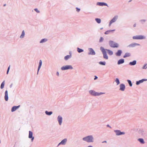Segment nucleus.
Wrapping results in <instances>:
<instances>
[{
  "label": "nucleus",
  "mask_w": 147,
  "mask_h": 147,
  "mask_svg": "<svg viewBox=\"0 0 147 147\" xmlns=\"http://www.w3.org/2000/svg\"><path fill=\"white\" fill-rule=\"evenodd\" d=\"M124 62V60L123 59H122L119 60L117 62V64L120 65L123 63Z\"/></svg>",
  "instance_id": "4be33fe9"
},
{
  "label": "nucleus",
  "mask_w": 147,
  "mask_h": 147,
  "mask_svg": "<svg viewBox=\"0 0 147 147\" xmlns=\"http://www.w3.org/2000/svg\"><path fill=\"white\" fill-rule=\"evenodd\" d=\"M5 84V81H4L2 82L0 88L1 89H3L4 88Z\"/></svg>",
  "instance_id": "7c9ffc66"
},
{
  "label": "nucleus",
  "mask_w": 147,
  "mask_h": 147,
  "mask_svg": "<svg viewBox=\"0 0 147 147\" xmlns=\"http://www.w3.org/2000/svg\"><path fill=\"white\" fill-rule=\"evenodd\" d=\"M139 133L141 135H143L145 134L144 130L142 129H140L138 131Z\"/></svg>",
  "instance_id": "b1692460"
},
{
  "label": "nucleus",
  "mask_w": 147,
  "mask_h": 147,
  "mask_svg": "<svg viewBox=\"0 0 147 147\" xmlns=\"http://www.w3.org/2000/svg\"><path fill=\"white\" fill-rule=\"evenodd\" d=\"M10 67V66H9V67H8V69H7V70H9Z\"/></svg>",
  "instance_id": "49530a36"
},
{
  "label": "nucleus",
  "mask_w": 147,
  "mask_h": 147,
  "mask_svg": "<svg viewBox=\"0 0 147 147\" xmlns=\"http://www.w3.org/2000/svg\"><path fill=\"white\" fill-rule=\"evenodd\" d=\"M96 5L100 6H106L108 7L107 3L104 2H98L96 3Z\"/></svg>",
  "instance_id": "f3484780"
},
{
  "label": "nucleus",
  "mask_w": 147,
  "mask_h": 147,
  "mask_svg": "<svg viewBox=\"0 0 147 147\" xmlns=\"http://www.w3.org/2000/svg\"><path fill=\"white\" fill-rule=\"evenodd\" d=\"M119 90L121 91H123L125 90V87L124 84H121L119 85Z\"/></svg>",
  "instance_id": "dca6fc26"
},
{
  "label": "nucleus",
  "mask_w": 147,
  "mask_h": 147,
  "mask_svg": "<svg viewBox=\"0 0 147 147\" xmlns=\"http://www.w3.org/2000/svg\"><path fill=\"white\" fill-rule=\"evenodd\" d=\"M127 82H128V84H129V86L131 87L132 86V84L131 81L130 80H127Z\"/></svg>",
  "instance_id": "4c0bfd02"
},
{
  "label": "nucleus",
  "mask_w": 147,
  "mask_h": 147,
  "mask_svg": "<svg viewBox=\"0 0 147 147\" xmlns=\"http://www.w3.org/2000/svg\"><path fill=\"white\" fill-rule=\"evenodd\" d=\"M40 12V11L37 10V13H39Z\"/></svg>",
  "instance_id": "603ef678"
},
{
  "label": "nucleus",
  "mask_w": 147,
  "mask_h": 147,
  "mask_svg": "<svg viewBox=\"0 0 147 147\" xmlns=\"http://www.w3.org/2000/svg\"><path fill=\"white\" fill-rule=\"evenodd\" d=\"M147 81V79H143L141 80H140L139 81H136V84L137 85H138L140 84L143 83L144 82Z\"/></svg>",
  "instance_id": "f8f14e48"
},
{
  "label": "nucleus",
  "mask_w": 147,
  "mask_h": 147,
  "mask_svg": "<svg viewBox=\"0 0 147 147\" xmlns=\"http://www.w3.org/2000/svg\"><path fill=\"white\" fill-rule=\"evenodd\" d=\"M76 11H77L78 12H80V9L79 8H78V7H76Z\"/></svg>",
  "instance_id": "ea45409f"
},
{
  "label": "nucleus",
  "mask_w": 147,
  "mask_h": 147,
  "mask_svg": "<svg viewBox=\"0 0 147 147\" xmlns=\"http://www.w3.org/2000/svg\"><path fill=\"white\" fill-rule=\"evenodd\" d=\"M133 26L134 27H136V24H134V25H133Z\"/></svg>",
  "instance_id": "a18cd8bd"
},
{
  "label": "nucleus",
  "mask_w": 147,
  "mask_h": 147,
  "mask_svg": "<svg viewBox=\"0 0 147 147\" xmlns=\"http://www.w3.org/2000/svg\"><path fill=\"white\" fill-rule=\"evenodd\" d=\"M142 69H147V63H145L142 67Z\"/></svg>",
  "instance_id": "c9c22d12"
},
{
  "label": "nucleus",
  "mask_w": 147,
  "mask_h": 147,
  "mask_svg": "<svg viewBox=\"0 0 147 147\" xmlns=\"http://www.w3.org/2000/svg\"><path fill=\"white\" fill-rule=\"evenodd\" d=\"M109 43L110 46L112 48H118L119 47V44L112 40H109Z\"/></svg>",
  "instance_id": "20e7f679"
},
{
  "label": "nucleus",
  "mask_w": 147,
  "mask_h": 147,
  "mask_svg": "<svg viewBox=\"0 0 147 147\" xmlns=\"http://www.w3.org/2000/svg\"><path fill=\"white\" fill-rule=\"evenodd\" d=\"M6 5V4H4L3 5V6H5Z\"/></svg>",
  "instance_id": "864d4df0"
},
{
  "label": "nucleus",
  "mask_w": 147,
  "mask_h": 147,
  "mask_svg": "<svg viewBox=\"0 0 147 147\" xmlns=\"http://www.w3.org/2000/svg\"><path fill=\"white\" fill-rule=\"evenodd\" d=\"M56 75L57 76H59V73L58 71H57L56 73Z\"/></svg>",
  "instance_id": "79ce46f5"
},
{
  "label": "nucleus",
  "mask_w": 147,
  "mask_h": 147,
  "mask_svg": "<svg viewBox=\"0 0 147 147\" xmlns=\"http://www.w3.org/2000/svg\"><path fill=\"white\" fill-rule=\"evenodd\" d=\"M140 44L136 42H133L127 46V47L133 48L137 46H140Z\"/></svg>",
  "instance_id": "0eeeda50"
},
{
  "label": "nucleus",
  "mask_w": 147,
  "mask_h": 147,
  "mask_svg": "<svg viewBox=\"0 0 147 147\" xmlns=\"http://www.w3.org/2000/svg\"><path fill=\"white\" fill-rule=\"evenodd\" d=\"M87 147H93L92 146L90 145V146H88Z\"/></svg>",
  "instance_id": "8fccbe9b"
},
{
  "label": "nucleus",
  "mask_w": 147,
  "mask_h": 147,
  "mask_svg": "<svg viewBox=\"0 0 147 147\" xmlns=\"http://www.w3.org/2000/svg\"><path fill=\"white\" fill-rule=\"evenodd\" d=\"M146 21V20L145 19H141L140 20L139 22L141 23L142 24H144L145 23Z\"/></svg>",
  "instance_id": "473e14b6"
},
{
  "label": "nucleus",
  "mask_w": 147,
  "mask_h": 147,
  "mask_svg": "<svg viewBox=\"0 0 147 147\" xmlns=\"http://www.w3.org/2000/svg\"><path fill=\"white\" fill-rule=\"evenodd\" d=\"M102 29H103V28H100V30H102Z\"/></svg>",
  "instance_id": "5fc2aeb1"
},
{
  "label": "nucleus",
  "mask_w": 147,
  "mask_h": 147,
  "mask_svg": "<svg viewBox=\"0 0 147 147\" xmlns=\"http://www.w3.org/2000/svg\"><path fill=\"white\" fill-rule=\"evenodd\" d=\"M122 53V51L121 50H118L117 52L116 53L115 55L117 56H120Z\"/></svg>",
  "instance_id": "412c9836"
},
{
  "label": "nucleus",
  "mask_w": 147,
  "mask_h": 147,
  "mask_svg": "<svg viewBox=\"0 0 147 147\" xmlns=\"http://www.w3.org/2000/svg\"><path fill=\"white\" fill-rule=\"evenodd\" d=\"M42 65V61L41 60H39L38 66L37 70V74H38V71L39 70Z\"/></svg>",
  "instance_id": "aec40b11"
},
{
  "label": "nucleus",
  "mask_w": 147,
  "mask_h": 147,
  "mask_svg": "<svg viewBox=\"0 0 147 147\" xmlns=\"http://www.w3.org/2000/svg\"><path fill=\"white\" fill-rule=\"evenodd\" d=\"M48 40V39L46 38H45L42 39L40 41V43H45L47 42Z\"/></svg>",
  "instance_id": "a878e982"
},
{
  "label": "nucleus",
  "mask_w": 147,
  "mask_h": 147,
  "mask_svg": "<svg viewBox=\"0 0 147 147\" xmlns=\"http://www.w3.org/2000/svg\"><path fill=\"white\" fill-rule=\"evenodd\" d=\"M99 63L101 65H105L106 63L105 61H100L99 62Z\"/></svg>",
  "instance_id": "f704fd0d"
},
{
  "label": "nucleus",
  "mask_w": 147,
  "mask_h": 147,
  "mask_svg": "<svg viewBox=\"0 0 147 147\" xmlns=\"http://www.w3.org/2000/svg\"><path fill=\"white\" fill-rule=\"evenodd\" d=\"M132 38L133 39L142 40L145 39L146 37L144 36L141 35L134 36Z\"/></svg>",
  "instance_id": "423d86ee"
},
{
  "label": "nucleus",
  "mask_w": 147,
  "mask_h": 147,
  "mask_svg": "<svg viewBox=\"0 0 147 147\" xmlns=\"http://www.w3.org/2000/svg\"><path fill=\"white\" fill-rule=\"evenodd\" d=\"M103 40L104 38L103 37H100L99 40V42H102L103 41Z\"/></svg>",
  "instance_id": "58836bf2"
},
{
  "label": "nucleus",
  "mask_w": 147,
  "mask_h": 147,
  "mask_svg": "<svg viewBox=\"0 0 147 147\" xmlns=\"http://www.w3.org/2000/svg\"><path fill=\"white\" fill-rule=\"evenodd\" d=\"M4 99L6 101H7L8 99V91L6 90L5 92Z\"/></svg>",
  "instance_id": "a211bd4d"
},
{
  "label": "nucleus",
  "mask_w": 147,
  "mask_h": 147,
  "mask_svg": "<svg viewBox=\"0 0 147 147\" xmlns=\"http://www.w3.org/2000/svg\"><path fill=\"white\" fill-rule=\"evenodd\" d=\"M107 142V141H104L102 142V143H106Z\"/></svg>",
  "instance_id": "de8ad7c7"
},
{
  "label": "nucleus",
  "mask_w": 147,
  "mask_h": 147,
  "mask_svg": "<svg viewBox=\"0 0 147 147\" xmlns=\"http://www.w3.org/2000/svg\"><path fill=\"white\" fill-rule=\"evenodd\" d=\"M97 78H98L96 76H95L94 80H96L97 79Z\"/></svg>",
  "instance_id": "a19ab883"
},
{
  "label": "nucleus",
  "mask_w": 147,
  "mask_h": 147,
  "mask_svg": "<svg viewBox=\"0 0 147 147\" xmlns=\"http://www.w3.org/2000/svg\"><path fill=\"white\" fill-rule=\"evenodd\" d=\"M57 120L59 125H61L62 124L63 121V118L62 116L60 115H59L57 117Z\"/></svg>",
  "instance_id": "9b49d317"
},
{
  "label": "nucleus",
  "mask_w": 147,
  "mask_h": 147,
  "mask_svg": "<svg viewBox=\"0 0 147 147\" xmlns=\"http://www.w3.org/2000/svg\"><path fill=\"white\" fill-rule=\"evenodd\" d=\"M107 127H110V128H111V127L109 125H107Z\"/></svg>",
  "instance_id": "c03bdc74"
},
{
  "label": "nucleus",
  "mask_w": 147,
  "mask_h": 147,
  "mask_svg": "<svg viewBox=\"0 0 147 147\" xmlns=\"http://www.w3.org/2000/svg\"><path fill=\"white\" fill-rule=\"evenodd\" d=\"M131 56V54L129 53H125V55L123 56V57L124 58L127 57H130Z\"/></svg>",
  "instance_id": "cd10ccee"
},
{
  "label": "nucleus",
  "mask_w": 147,
  "mask_h": 147,
  "mask_svg": "<svg viewBox=\"0 0 147 147\" xmlns=\"http://www.w3.org/2000/svg\"><path fill=\"white\" fill-rule=\"evenodd\" d=\"M34 10L37 12V8H35L34 9Z\"/></svg>",
  "instance_id": "3c124183"
},
{
  "label": "nucleus",
  "mask_w": 147,
  "mask_h": 147,
  "mask_svg": "<svg viewBox=\"0 0 147 147\" xmlns=\"http://www.w3.org/2000/svg\"><path fill=\"white\" fill-rule=\"evenodd\" d=\"M45 113L46 115L50 116L52 114L53 112L51 111H45Z\"/></svg>",
  "instance_id": "bb28decb"
},
{
  "label": "nucleus",
  "mask_w": 147,
  "mask_h": 147,
  "mask_svg": "<svg viewBox=\"0 0 147 147\" xmlns=\"http://www.w3.org/2000/svg\"><path fill=\"white\" fill-rule=\"evenodd\" d=\"M9 70H7V74H8L9 72Z\"/></svg>",
  "instance_id": "09e8293b"
},
{
  "label": "nucleus",
  "mask_w": 147,
  "mask_h": 147,
  "mask_svg": "<svg viewBox=\"0 0 147 147\" xmlns=\"http://www.w3.org/2000/svg\"><path fill=\"white\" fill-rule=\"evenodd\" d=\"M114 131L115 132L116 136H120L125 134V133L124 132H121L119 130H115Z\"/></svg>",
  "instance_id": "9d476101"
},
{
  "label": "nucleus",
  "mask_w": 147,
  "mask_h": 147,
  "mask_svg": "<svg viewBox=\"0 0 147 147\" xmlns=\"http://www.w3.org/2000/svg\"><path fill=\"white\" fill-rule=\"evenodd\" d=\"M115 81L116 82L117 85H119L120 83L119 80V79L117 78L115 79Z\"/></svg>",
  "instance_id": "72a5a7b5"
},
{
  "label": "nucleus",
  "mask_w": 147,
  "mask_h": 147,
  "mask_svg": "<svg viewBox=\"0 0 147 147\" xmlns=\"http://www.w3.org/2000/svg\"><path fill=\"white\" fill-rule=\"evenodd\" d=\"M115 30H107V31H106L105 32V34H109L110 32H111L113 31H115Z\"/></svg>",
  "instance_id": "c85d7f7f"
},
{
  "label": "nucleus",
  "mask_w": 147,
  "mask_h": 147,
  "mask_svg": "<svg viewBox=\"0 0 147 147\" xmlns=\"http://www.w3.org/2000/svg\"><path fill=\"white\" fill-rule=\"evenodd\" d=\"M25 35V32L24 30H23L22 31V33L21 35L20 36V38H23L24 37Z\"/></svg>",
  "instance_id": "393cba45"
},
{
  "label": "nucleus",
  "mask_w": 147,
  "mask_h": 147,
  "mask_svg": "<svg viewBox=\"0 0 147 147\" xmlns=\"http://www.w3.org/2000/svg\"><path fill=\"white\" fill-rule=\"evenodd\" d=\"M89 93L91 95L94 96H99L105 93L104 92H97L92 90H90L89 91Z\"/></svg>",
  "instance_id": "7ed1b4c3"
},
{
  "label": "nucleus",
  "mask_w": 147,
  "mask_h": 147,
  "mask_svg": "<svg viewBox=\"0 0 147 147\" xmlns=\"http://www.w3.org/2000/svg\"><path fill=\"white\" fill-rule=\"evenodd\" d=\"M117 18H118V16H115L110 22L109 24V26H110L113 23H114V22H115V21H116L117 20Z\"/></svg>",
  "instance_id": "1a4fd4ad"
},
{
  "label": "nucleus",
  "mask_w": 147,
  "mask_h": 147,
  "mask_svg": "<svg viewBox=\"0 0 147 147\" xmlns=\"http://www.w3.org/2000/svg\"><path fill=\"white\" fill-rule=\"evenodd\" d=\"M138 140L140 142V143L142 144H144L145 143L144 139L142 138H140L138 139Z\"/></svg>",
  "instance_id": "c756f323"
},
{
  "label": "nucleus",
  "mask_w": 147,
  "mask_h": 147,
  "mask_svg": "<svg viewBox=\"0 0 147 147\" xmlns=\"http://www.w3.org/2000/svg\"><path fill=\"white\" fill-rule=\"evenodd\" d=\"M95 20L98 24H100L101 22V20L99 18H95Z\"/></svg>",
  "instance_id": "e433bc0d"
},
{
  "label": "nucleus",
  "mask_w": 147,
  "mask_h": 147,
  "mask_svg": "<svg viewBox=\"0 0 147 147\" xmlns=\"http://www.w3.org/2000/svg\"><path fill=\"white\" fill-rule=\"evenodd\" d=\"M28 138L30 139H31V141L32 142L33 141L34 138L33 136V133L31 131H29Z\"/></svg>",
  "instance_id": "4468645a"
},
{
  "label": "nucleus",
  "mask_w": 147,
  "mask_h": 147,
  "mask_svg": "<svg viewBox=\"0 0 147 147\" xmlns=\"http://www.w3.org/2000/svg\"><path fill=\"white\" fill-rule=\"evenodd\" d=\"M12 85H13V84H11L9 86V87L10 88H11L12 87Z\"/></svg>",
  "instance_id": "37998d69"
},
{
  "label": "nucleus",
  "mask_w": 147,
  "mask_h": 147,
  "mask_svg": "<svg viewBox=\"0 0 147 147\" xmlns=\"http://www.w3.org/2000/svg\"><path fill=\"white\" fill-rule=\"evenodd\" d=\"M20 107V105L18 106H14L11 109V111L13 112L16 111L17 109L19 108Z\"/></svg>",
  "instance_id": "6ab92c4d"
},
{
  "label": "nucleus",
  "mask_w": 147,
  "mask_h": 147,
  "mask_svg": "<svg viewBox=\"0 0 147 147\" xmlns=\"http://www.w3.org/2000/svg\"><path fill=\"white\" fill-rule=\"evenodd\" d=\"M137 61L136 60H134L132 62H130L129 63V65L131 66L134 65L136 64Z\"/></svg>",
  "instance_id": "5701e85b"
},
{
  "label": "nucleus",
  "mask_w": 147,
  "mask_h": 147,
  "mask_svg": "<svg viewBox=\"0 0 147 147\" xmlns=\"http://www.w3.org/2000/svg\"><path fill=\"white\" fill-rule=\"evenodd\" d=\"M69 55H68L65 56L64 57V59L65 61H67L71 58L72 57V53L71 51L69 52Z\"/></svg>",
  "instance_id": "2eb2a0df"
},
{
  "label": "nucleus",
  "mask_w": 147,
  "mask_h": 147,
  "mask_svg": "<svg viewBox=\"0 0 147 147\" xmlns=\"http://www.w3.org/2000/svg\"><path fill=\"white\" fill-rule=\"evenodd\" d=\"M77 51L78 53H81L84 51V50L82 49H81L78 47L77 48Z\"/></svg>",
  "instance_id": "2f4dec72"
},
{
  "label": "nucleus",
  "mask_w": 147,
  "mask_h": 147,
  "mask_svg": "<svg viewBox=\"0 0 147 147\" xmlns=\"http://www.w3.org/2000/svg\"><path fill=\"white\" fill-rule=\"evenodd\" d=\"M100 49L103 55V58L105 59H108V57L107 53V51L108 54L110 55H113V53L112 51L109 49H105L102 47H100Z\"/></svg>",
  "instance_id": "f257e3e1"
},
{
  "label": "nucleus",
  "mask_w": 147,
  "mask_h": 147,
  "mask_svg": "<svg viewBox=\"0 0 147 147\" xmlns=\"http://www.w3.org/2000/svg\"><path fill=\"white\" fill-rule=\"evenodd\" d=\"M73 68L71 65H64L61 67V69L62 70H66L68 69H72Z\"/></svg>",
  "instance_id": "39448f33"
},
{
  "label": "nucleus",
  "mask_w": 147,
  "mask_h": 147,
  "mask_svg": "<svg viewBox=\"0 0 147 147\" xmlns=\"http://www.w3.org/2000/svg\"><path fill=\"white\" fill-rule=\"evenodd\" d=\"M67 141V139L66 138H65L63 140L58 144L57 146H59L61 145H65L66 144Z\"/></svg>",
  "instance_id": "ddd939ff"
},
{
  "label": "nucleus",
  "mask_w": 147,
  "mask_h": 147,
  "mask_svg": "<svg viewBox=\"0 0 147 147\" xmlns=\"http://www.w3.org/2000/svg\"><path fill=\"white\" fill-rule=\"evenodd\" d=\"M84 141H86L87 143H93L94 142V139L92 135H89L82 138Z\"/></svg>",
  "instance_id": "f03ea898"
},
{
  "label": "nucleus",
  "mask_w": 147,
  "mask_h": 147,
  "mask_svg": "<svg viewBox=\"0 0 147 147\" xmlns=\"http://www.w3.org/2000/svg\"><path fill=\"white\" fill-rule=\"evenodd\" d=\"M88 50L89 51L88 53V55H95V52L92 48H88Z\"/></svg>",
  "instance_id": "6e6552de"
}]
</instances>
